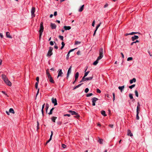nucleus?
<instances>
[{"instance_id":"obj_59","label":"nucleus","mask_w":152,"mask_h":152,"mask_svg":"<svg viewBox=\"0 0 152 152\" xmlns=\"http://www.w3.org/2000/svg\"><path fill=\"white\" fill-rule=\"evenodd\" d=\"M58 125H60L62 124V122L61 121H58L57 123Z\"/></svg>"},{"instance_id":"obj_33","label":"nucleus","mask_w":152,"mask_h":152,"mask_svg":"<svg viewBox=\"0 0 152 152\" xmlns=\"http://www.w3.org/2000/svg\"><path fill=\"white\" fill-rule=\"evenodd\" d=\"M54 108H52L50 110L49 113H48L49 115H51L52 114L53 111L54 110Z\"/></svg>"},{"instance_id":"obj_15","label":"nucleus","mask_w":152,"mask_h":152,"mask_svg":"<svg viewBox=\"0 0 152 152\" xmlns=\"http://www.w3.org/2000/svg\"><path fill=\"white\" fill-rule=\"evenodd\" d=\"M49 81L52 83H54V82L52 76H50V77H48Z\"/></svg>"},{"instance_id":"obj_45","label":"nucleus","mask_w":152,"mask_h":152,"mask_svg":"<svg viewBox=\"0 0 152 152\" xmlns=\"http://www.w3.org/2000/svg\"><path fill=\"white\" fill-rule=\"evenodd\" d=\"M38 83H39V82H36V83L35 84V88L36 89H37L38 88Z\"/></svg>"},{"instance_id":"obj_61","label":"nucleus","mask_w":152,"mask_h":152,"mask_svg":"<svg viewBox=\"0 0 152 152\" xmlns=\"http://www.w3.org/2000/svg\"><path fill=\"white\" fill-rule=\"evenodd\" d=\"M77 54L78 55H80V51L79 50L78 51L77 53Z\"/></svg>"},{"instance_id":"obj_30","label":"nucleus","mask_w":152,"mask_h":152,"mask_svg":"<svg viewBox=\"0 0 152 152\" xmlns=\"http://www.w3.org/2000/svg\"><path fill=\"white\" fill-rule=\"evenodd\" d=\"M82 84H83V83H81L80 84H79L77 85V86H75L73 88L74 90L75 89H76L78 88L79 87H80Z\"/></svg>"},{"instance_id":"obj_54","label":"nucleus","mask_w":152,"mask_h":152,"mask_svg":"<svg viewBox=\"0 0 152 152\" xmlns=\"http://www.w3.org/2000/svg\"><path fill=\"white\" fill-rule=\"evenodd\" d=\"M76 49V48H74V49H71L69 51V53H70V52L73 51L74 50H75V49Z\"/></svg>"},{"instance_id":"obj_14","label":"nucleus","mask_w":152,"mask_h":152,"mask_svg":"<svg viewBox=\"0 0 152 152\" xmlns=\"http://www.w3.org/2000/svg\"><path fill=\"white\" fill-rule=\"evenodd\" d=\"M100 59H101L97 57L96 60L93 63V65H97L98 63L99 62V61Z\"/></svg>"},{"instance_id":"obj_43","label":"nucleus","mask_w":152,"mask_h":152,"mask_svg":"<svg viewBox=\"0 0 152 152\" xmlns=\"http://www.w3.org/2000/svg\"><path fill=\"white\" fill-rule=\"evenodd\" d=\"M59 38L62 41H63L64 37L60 35L59 36Z\"/></svg>"},{"instance_id":"obj_11","label":"nucleus","mask_w":152,"mask_h":152,"mask_svg":"<svg viewBox=\"0 0 152 152\" xmlns=\"http://www.w3.org/2000/svg\"><path fill=\"white\" fill-rule=\"evenodd\" d=\"M140 34V33H139V32H132L131 33H130L129 34H128V33H126V34H125V35L126 36H128V35H133L134 34Z\"/></svg>"},{"instance_id":"obj_22","label":"nucleus","mask_w":152,"mask_h":152,"mask_svg":"<svg viewBox=\"0 0 152 152\" xmlns=\"http://www.w3.org/2000/svg\"><path fill=\"white\" fill-rule=\"evenodd\" d=\"M64 28L65 30H69L71 28V27L70 26H64Z\"/></svg>"},{"instance_id":"obj_2","label":"nucleus","mask_w":152,"mask_h":152,"mask_svg":"<svg viewBox=\"0 0 152 152\" xmlns=\"http://www.w3.org/2000/svg\"><path fill=\"white\" fill-rule=\"evenodd\" d=\"M104 50L103 48H101L99 50V56L98 57V58L101 59L104 56Z\"/></svg>"},{"instance_id":"obj_57","label":"nucleus","mask_w":152,"mask_h":152,"mask_svg":"<svg viewBox=\"0 0 152 152\" xmlns=\"http://www.w3.org/2000/svg\"><path fill=\"white\" fill-rule=\"evenodd\" d=\"M76 115L74 117L76 118H78L80 117V115L78 114L77 113V115Z\"/></svg>"},{"instance_id":"obj_34","label":"nucleus","mask_w":152,"mask_h":152,"mask_svg":"<svg viewBox=\"0 0 152 152\" xmlns=\"http://www.w3.org/2000/svg\"><path fill=\"white\" fill-rule=\"evenodd\" d=\"M81 43V42L77 41H75V45H77L80 44Z\"/></svg>"},{"instance_id":"obj_27","label":"nucleus","mask_w":152,"mask_h":152,"mask_svg":"<svg viewBox=\"0 0 152 152\" xmlns=\"http://www.w3.org/2000/svg\"><path fill=\"white\" fill-rule=\"evenodd\" d=\"M101 114L104 116H105L107 115L105 113V112L104 110H102L101 111Z\"/></svg>"},{"instance_id":"obj_46","label":"nucleus","mask_w":152,"mask_h":152,"mask_svg":"<svg viewBox=\"0 0 152 152\" xmlns=\"http://www.w3.org/2000/svg\"><path fill=\"white\" fill-rule=\"evenodd\" d=\"M133 59V58L132 57H129L127 58V61H129L131 60H132Z\"/></svg>"},{"instance_id":"obj_26","label":"nucleus","mask_w":152,"mask_h":152,"mask_svg":"<svg viewBox=\"0 0 152 152\" xmlns=\"http://www.w3.org/2000/svg\"><path fill=\"white\" fill-rule=\"evenodd\" d=\"M49 69H47L46 70V74L48 77H50L51 76L50 75L49 72H48Z\"/></svg>"},{"instance_id":"obj_36","label":"nucleus","mask_w":152,"mask_h":152,"mask_svg":"<svg viewBox=\"0 0 152 152\" xmlns=\"http://www.w3.org/2000/svg\"><path fill=\"white\" fill-rule=\"evenodd\" d=\"M135 86V84H133L131 86H129V88L131 89L132 88H134Z\"/></svg>"},{"instance_id":"obj_31","label":"nucleus","mask_w":152,"mask_h":152,"mask_svg":"<svg viewBox=\"0 0 152 152\" xmlns=\"http://www.w3.org/2000/svg\"><path fill=\"white\" fill-rule=\"evenodd\" d=\"M45 104H44L42 106V115H43V114H44V111H43V109L45 107Z\"/></svg>"},{"instance_id":"obj_55","label":"nucleus","mask_w":152,"mask_h":152,"mask_svg":"<svg viewBox=\"0 0 152 152\" xmlns=\"http://www.w3.org/2000/svg\"><path fill=\"white\" fill-rule=\"evenodd\" d=\"M70 115L69 114H66L64 115V116H68V117H70Z\"/></svg>"},{"instance_id":"obj_16","label":"nucleus","mask_w":152,"mask_h":152,"mask_svg":"<svg viewBox=\"0 0 152 152\" xmlns=\"http://www.w3.org/2000/svg\"><path fill=\"white\" fill-rule=\"evenodd\" d=\"M140 104H139V102H137V111H140Z\"/></svg>"},{"instance_id":"obj_49","label":"nucleus","mask_w":152,"mask_h":152,"mask_svg":"<svg viewBox=\"0 0 152 152\" xmlns=\"http://www.w3.org/2000/svg\"><path fill=\"white\" fill-rule=\"evenodd\" d=\"M96 92L98 93H100L101 92V91L98 88H97L96 90Z\"/></svg>"},{"instance_id":"obj_17","label":"nucleus","mask_w":152,"mask_h":152,"mask_svg":"<svg viewBox=\"0 0 152 152\" xmlns=\"http://www.w3.org/2000/svg\"><path fill=\"white\" fill-rule=\"evenodd\" d=\"M68 112L71 114L72 115H76L77 113L75 111H72V110H69Z\"/></svg>"},{"instance_id":"obj_13","label":"nucleus","mask_w":152,"mask_h":152,"mask_svg":"<svg viewBox=\"0 0 152 152\" xmlns=\"http://www.w3.org/2000/svg\"><path fill=\"white\" fill-rule=\"evenodd\" d=\"M138 38L139 37L138 36L134 35L132 37V41H134L135 40L138 39Z\"/></svg>"},{"instance_id":"obj_7","label":"nucleus","mask_w":152,"mask_h":152,"mask_svg":"<svg viewBox=\"0 0 152 152\" xmlns=\"http://www.w3.org/2000/svg\"><path fill=\"white\" fill-rule=\"evenodd\" d=\"M98 99L96 97H93L92 99V105L94 106L95 105V103L98 100Z\"/></svg>"},{"instance_id":"obj_5","label":"nucleus","mask_w":152,"mask_h":152,"mask_svg":"<svg viewBox=\"0 0 152 152\" xmlns=\"http://www.w3.org/2000/svg\"><path fill=\"white\" fill-rule=\"evenodd\" d=\"M35 11V8L34 7H32L31 10V16L32 18H34L35 16V15L34 14Z\"/></svg>"},{"instance_id":"obj_50","label":"nucleus","mask_w":152,"mask_h":152,"mask_svg":"<svg viewBox=\"0 0 152 152\" xmlns=\"http://www.w3.org/2000/svg\"><path fill=\"white\" fill-rule=\"evenodd\" d=\"M66 146L64 144H62V147L64 148H66Z\"/></svg>"},{"instance_id":"obj_29","label":"nucleus","mask_w":152,"mask_h":152,"mask_svg":"<svg viewBox=\"0 0 152 152\" xmlns=\"http://www.w3.org/2000/svg\"><path fill=\"white\" fill-rule=\"evenodd\" d=\"M9 112L13 114H14L15 113L13 109L12 108H11L9 109Z\"/></svg>"},{"instance_id":"obj_1","label":"nucleus","mask_w":152,"mask_h":152,"mask_svg":"<svg viewBox=\"0 0 152 152\" xmlns=\"http://www.w3.org/2000/svg\"><path fill=\"white\" fill-rule=\"evenodd\" d=\"M2 79L4 83L8 86H11L12 85V83L9 80L6 76L4 74L1 75Z\"/></svg>"},{"instance_id":"obj_3","label":"nucleus","mask_w":152,"mask_h":152,"mask_svg":"<svg viewBox=\"0 0 152 152\" xmlns=\"http://www.w3.org/2000/svg\"><path fill=\"white\" fill-rule=\"evenodd\" d=\"M53 48L52 47H49V50L48 51V53L47 54V56L50 57L53 54L52 50H53Z\"/></svg>"},{"instance_id":"obj_40","label":"nucleus","mask_w":152,"mask_h":152,"mask_svg":"<svg viewBox=\"0 0 152 152\" xmlns=\"http://www.w3.org/2000/svg\"><path fill=\"white\" fill-rule=\"evenodd\" d=\"M93 95V94H92V93H89V94H87L86 95V96L87 97H88L90 96H92Z\"/></svg>"},{"instance_id":"obj_44","label":"nucleus","mask_w":152,"mask_h":152,"mask_svg":"<svg viewBox=\"0 0 152 152\" xmlns=\"http://www.w3.org/2000/svg\"><path fill=\"white\" fill-rule=\"evenodd\" d=\"M113 101L114 102L115 99V94L114 93H113Z\"/></svg>"},{"instance_id":"obj_41","label":"nucleus","mask_w":152,"mask_h":152,"mask_svg":"<svg viewBox=\"0 0 152 152\" xmlns=\"http://www.w3.org/2000/svg\"><path fill=\"white\" fill-rule=\"evenodd\" d=\"M129 97L130 99H133V95L132 94H129Z\"/></svg>"},{"instance_id":"obj_25","label":"nucleus","mask_w":152,"mask_h":152,"mask_svg":"<svg viewBox=\"0 0 152 152\" xmlns=\"http://www.w3.org/2000/svg\"><path fill=\"white\" fill-rule=\"evenodd\" d=\"M79 74L78 72H77L76 73L75 75V81H76L77 80V78L78 77V76H79Z\"/></svg>"},{"instance_id":"obj_19","label":"nucleus","mask_w":152,"mask_h":152,"mask_svg":"<svg viewBox=\"0 0 152 152\" xmlns=\"http://www.w3.org/2000/svg\"><path fill=\"white\" fill-rule=\"evenodd\" d=\"M6 36L7 37L9 38H12V37L10 35V33L8 32H6Z\"/></svg>"},{"instance_id":"obj_58","label":"nucleus","mask_w":152,"mask_h":152,"mask_svg":"<svg viewBox=\"0 0 152 152\" xmlns=\"http://www.w3.org/2000/svg\"><path fill=\"white\" fill-rule=\"evenodd\" d=\"M36 80L37 82H39V78L38 77H37L36 78Z\"/></svg>"},{"instance_id":"obj_42","label":"nucleus","mask_w":152,"mask_h":152,"mask_svg":"<svg viewBox=\"0 0 152 152\" xmlns=\"http://www.w3.org/2000/svg\"><path fill=\"white\" fill-rule=\"evenodd\" d=\"M89 72V71H88L87 72H86L85 73L83 77H86L88 75Z\"/></svg>"},{"instance_id":"obj_8","label":"nucleus","mask_w":152,"mask_h":152,"mask_svg":"<svg viewBox=\"0 0 152 152\" xmlns=\"http://www.w3.org/2000/svg\"><path fill=\"white\" fill-rule=\"evenodd\" d=\"M72 67V66H71L69 67V68L67 73L66 75V78L67 79H68L69 76V75L70 73H71V68Z\"/></svg>"},{"instance_id":"obj_23","label":"nucleus","mask_w":152,"mask_h":152,"mask_svg":"<svg viewBox=\"0 0 152 152\" xmlns=\"http://www.w3.org/2000/svg\"><path fill=\"white\" fill-rule=\"evenodd\" d=\"M57 117L55 116H53L52 117L51 119L53 122H55L56 120L57 119Z\"/></svg>"},{"instance_id":"obj_38","label":"nucleus","mask_w":152,"mask_h":152,"mask_svg":"<svg viewBox=\"0 0 152 152\" xmlns=\"http://www.w3.org/2000/svg\"><path fill=\"white\" fill-rule=\"evenodd\" d=\"M139 42V41L138 40H136L135 42H132L131 44V45H133V44L134 43H135L137 42Z\"/></svg>"},{"instance_id":"obj_51","label":"nucleus","mask_w":152,"mask_h":152,"mask_svg":"<svg viewBox=\"0 0 152 152\" xmlns=\"http://www.w3.org/2000/svg\"><path fill=\"white\" fill-rule=\"evenodd\" d=\"M51 139H52V138L50 137V138L49 139V140H48L47 141V142H46V144H47L51 140Z\"/></svg>"},{"instance_id":"obj_12","label":"nucleus","mask_w":152,"mask_h":152,"mask_svg":"<svg viewBox=\"0 0 152 152\" xmlns=\"http://www.w3.org/2000/svg\"><path fill=\"white\" fill-rule=\"evenodd\" d=\"M50 26L52 29H55L56 27V26L55 23H51Z\"/></svg>"},{"instance_id":"obj_18","label":"nucleus","mask_w":152,"mask_h":152,"mask_svg":"<svg viewBox=\"0 0 152 152\" xmlns=\"http://www.w3.org/2000/svg\"><path fill=\"white\" fill-rule=\"evenodd\" d=\"M124 86H119L118 87V89L120 90L121 92H122L124 90Z\"/></svg>"},{"instance_id":"obj_39","label":"nucleus","mask_w":152,"mask_h":152,"mask_svg":"<svg viewBox=\"0 0 152 152\" xmlns=\"http://www.w3.org/2000/svg\"><path fill=\"white\" fill-rule=\"evenodd\" d=\"M37 130H38L39 129V122H38V121H37Z\"/></svg>"},{"instance_id":"obj_9","label":"nucleus","mask_w":152,"mask_h":152,"mask_svg":"<svg viewBox=\"0 0 152 152\" xmlns=\"http://www.w3.org/2000/svg\"><path fill=\"white\" fill-rule=\"evenodd\" d=\"M52 102L54 104V105L55 106L57 104V101L56 98H52L51 99Z\"/></svg>"},{"instance_id":"obj_10","label":"nucleus","mask_w":152,"mask_h":152,"mask_svg":"<svg viewBox=\"0 0 152 152\" xmlns=\"http://www.w3.org/2000/svg\"><path fill=\"white\" fill-rule=\"evenodd\" d=\"M62 74H63V73L62 71V70L61 69H59L58 75L57 78H58L59 77H62Z\"/></svg>"},{"instance_id":"obj_52","label":"nucleus","mask_w":152,"mask_h":152,"mask_svg":"<svg viewBox=\"0 0 152 152\" xmlns=\"http://www.w3.org/2000/svg\"><path fill=\"white\" fill-rule=\"evenodd\" d=\"M50 45L51 46L53 45L54 44L53 42L52 41H51L50 42Z\"/></svg>"},{"instance_id":"obj_64","label":"nucleus","mask_w":152,"mask_h":152,"mask_svg":"<svg viewBox=\"0 0 152 152\" xmlns=\"http://www.w3.org/2000/svg\"><path fill=\"white\" fill-rule=\"evenodd\" d=\"M54 48L55 49H58V47L56 45H55L54 47Z\"/></svg>"},{"instance_id":"obj_6","label":"nucleus","mask_w":152,"mask_h":152,"mask_svg":"<svg viewBox=\"0 0 152 152\" xmlns=\"http://www.w3.org/2000/svg\"><path fill=\"white\" fill-rule=\"evenodd\" d=\"M44 30V27L43 26V23L41 22L40 24V29L39 30V33H42Z\"/></svg>"},{"instance_id":"obj_62","label":"nucleus","mask_w":152,"mask_h":152,"mask_svg":"<svg viewBox=\"0 0 152 152\" xmlns=\"http://www.w3.org/2000/svg\"><path fill=\"white\" fill-rule=\"evenodd\" d=\"M57 15V12L56 11H55L54 12V15L55 16H56Z\"/></svg>"},{"instance_id":"obj_60","label":"nucleus","mask_w":152,"mask_h":152,"mask_svg":"<svg viewBox=\"0 0 152 152\" xmlns=\"http://www.w3.org/2000/svg\"><path fill=\"white\" fill-rule=\"evenodd\" d=\"M109 126L111 128H113V124H110L109 125Z\"/></svg>"},{"instance_id":"obj_20","label":"nucleus","mask_w":152,"mask_h":152,"mask_svg":"<svg viewBox=\"0 0 152 152\" xmlns=\"http://www.w3.org/2000/svg\"><path fill=\"white\" fill-rule=\"evenodd\" d=\"M127 134L128 136L131 137L133 135L131 133V131L130 130H128L127 131Z\"/></svg>"},{"instance_id":"obj_24","label":"nucleus","mask_w":152,"mask_h":152,"mask_svg":"<svg viewBox=\"0 0 152 152\" xmlns=\"http://www.w3.org/2000/svg\"><path fill=\"white\" fill-rule=\"evenodd\" d=\"M136 81V79L135 78H133V79L130 80V84H132L133 82H135Z\"/></svg>"},{"instance_id":"obj_48","label":"nucleus","mask_w":152,"mask_h":152,"mask_svg":"<svg viewBox=\"0 0 152 152\" xmlns=\"http://www.w3.org/2000/svg\"><path fill=\"white\" fill-rule=\"evenodd\" d=\"M70 53H69V52H68L67 55V56H66V58L68 59V58H69V54H70Z\"/></svg>"},{"instance_id":"obj_21","label":"nucleus","mask_w":152,"mask_h":152,"mask_svg":"<svg viewBox=\"0 0 152 152\" xmlns=\"http://www.w3.org/2000/svg\"><path fill=\"white\" fill-rule=\"evenodd\" d=\"M84 6V5H82L80 7V8L79 9L78 11L79 12H81L82 11H83V10Z\"/></svg>"},{"instance_id":"obj_47","label":"nucleus","mask_w":152,"mask_h":152,"mask_svg":"<svg viewBox=\"0 0 152 152\" xmlns=\"http://www.w3.org/2000/svg\"><path fill=\"white\" fill-rule=\"evenodd\" d=\"M89 91V89L88 88H86L85 89V93H87Z\"/></svg>"},{"instance_id":"obj_35","label":"nucleus","mask_w":152,"mask_h":152,"mask_svg":"<svg viewBox=\"0 0 152 152\" xmlns=\"http://www.w3.org/2000/svg\"><path fill=\"white\" fill-rule=\"evenodd\" d=\"M134 92H135V95L137 97H138V93L137 91V90H136Z\"/></svg>"},{"instance_id":"obj_28","label":"nucleus","mask_w":152,"mask_h":152,"mask_svg":"<svg viewBox=\"0 0 152 152\" xmlns=\"http://www.w3.org/2000/svg\"><path fill=\"white\" fill-rule=\"evenodd\" d=\"M136 112H137V114H136V119L137 120H139L140 118H139V111H136Z\"/></svg>"},{"instance_id":"obj_56","label":"nucleus","mask_w":152,"mask_h":152,"mask_svg":"<svg viewBox=\"0 0 152 152\" xmlns=\"http://www.w3.org/2000/svg\"><path fill=\"white\" fill-rule=\"evenodd\" d=\"M95 21L94 20L93 22H92V26H94V24H95Z\"/></svg>"},{"instance_id":"obj_32","label":"nucleus","mask_w":152,"mask_h":152,"mask_svg":"<svg viewBox=\"0 0 152 152\" xmlns=\"http://www.w3.org/2000/svg\"><path fill=\"white\" fill-rule=\"evenodd\" d=\"M103 139L99 138L98 142L100 144H102V142H103Z\"/></svg>"},{"instance_id":"obj_4","label":"nucleus","mask_w":152,"mask_h":152,"mask_svg":"<svg viewBox=\"0 0 152 152\" xmlns=\"http://www.w3.org/2000/svg\"><path fill=\"white\" fill-rule=\"evenodd\" d=\"M93 78V76L90 77H83L82 78L81 80L80 81V83L82 82H84L87 80H91Z\"/></svg>"},{"instance_id":"obj_63","label":"nucleus","mask_w":152,"mask_h":152,"mask_svg":"<svg viewBox=\"0 0 152 152\" xmlns=\"http://www.w3.org/2000/svg\"><path fill=\"white\" fill-rule=\"evenodd\" d=\"M0 36L1 37V38H3V35L2 33L0 34Z\"/></svg>"},{"instance_id":"obj_37","label":"nucleus","mask_w":152,"mask_h":152,"mask_svg":"<svg viewBox=\"0 0 152 152\" xmlns=\"http://www.w3.org/2000/svg\"><path fill=\"white\" fill-rule=\"evenodd\" d=\"M45 107H46L45 108H46V112H47L48 110L49 107V105L47 103L46 104Z\"/></svg>"},{"instance_id":"obj_53","label":"nucleus","mask_w":152,"mask_h":152,"mask_svg":"<svg viewBox=\"0 0 152 152\" xmlns=\"http://www.w3.org/2000/svg\"><path fill=\"white\" fill-rule=\"evenodd\" d=\"M42 33H39V40L41 39V36H42Z\"/></svg>"}]
</instances>
